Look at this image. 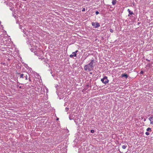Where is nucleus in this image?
<instances>
[{"instance_id":"b1692460","label":"nucleus","mask_w":153,"mask_h":153,"mask_svg":"<svg viewBox=\"0 0 153 153\" xmlns=\"http://www.w3.org/2000/svg\"><path fill=\"white\" fill-rule=\"evenodd\" d=\"M151 124H153V122H150Z\"/></svg>"},{"instance_id":"6e6552de","label":"nucleus","mask_w":153,"mask_h":153,"mask_svg":"<svg viewBox=\"0 0 153 153\" xmlns=\"http://www.w3.org/2000/svg\"><path fill=\"white\" fill-rule=\"evenodd\" d=\"M127 10L129 13V14L128 15V16H129L130 15H131L134 14L133 12L131 11L129 9H128Z\"/></svg>"},{"instance_id":"aec40b11","label":"nucleus","mask_w":153,"mask_h":153,"mask_svg":"<svg viewBox=\"0 0 153 153\" xmlns=\"http://www.w3.org/2000/svg\"><path fill=\"white\" fill-rule=\"evenodd\" d=\"M25 79L27 80V75H26V76H25Z\"/></svg>"},{"instance_id":"f257e3e1","label":"nucleus","mask_w":153,"mask_h":153,"mask_svg":"<svg viewBox=\"0 0 153 153\" xmlns=\"http://www.w3.org/2000/svg\"><path fill=\"white\" fill-rule=\"evenodd\" d=\"M94 59H91L90 62L87 65H85L84 67V69L85 71L89 72L93 70L94 66L93 63Z\"/></svg>"},{"instance_id":"f8f14e48","label":"nucleus","mask_w":153,"mask_h":153,"mask_svg":"<svg viewBox=\"0 0 153 153\" xmlns=\"http://www.w3.org/2000/svg\"><path fill=\"white\" fill-rule=\"evenodd\" d=\"M127 147L125 145H123L122 146V148L123 149H126V147Z\"/></svg>"},{"instance_id":"a878e982","label":"nucleus","mask_w":153,"mask_h":153,"mask_svg":"<svg viewBox=\"0 0 153 153\" xmlns=\"http://www.w3.org/2000/svg\"><path fill=\"white\" fill-rule=\"evenodd\" d=\"M25 33V35H26V36H27V35H27V34H26V33Z\"/></svg>"},{"instance_id":"c756f323","label":"nucleus","mask_w":153,"mask_h":153,"mask_svg":"<svg viewBox=\"0 0 153 153\" xmlns=\"http://www.w3.org/2000/svg\"><path fill=\"white\" fill-rule=\"evenodd\" d=\"M86 57H85V59H84V60H85V59H86Z\"/></svg>"},{"instance_id":"2eb2a0df","label":"nucleus","mask_w":153,"mask_h":153,"mask_svg":"<svg viewBox=\"0 0 153 153\" xmlns=\"http://www.w3.org/2000/svg\"><path fill=\"white\" fill-rule=\"evenodd\" d=\"M152 117H149V120H150V121L151 122L152 121Z\"/></svg>"},{"instance_id":"7c9ffc66","label":"nucleus","mask_w":153,"mask_h":153,"mask_svg":"<svg viewBox=\"0 0 153 153\" xmlns=\"http://www.w3.org/2000/svg\"><path fill=\"white\" fill-rule=\"evenodd\" d=\"M146 60H148V61H149V60H148V59H146Z\"/></svg>"},{"instance_id":"9d476101","label":"nucleus","mask_w":153,"mask_h":153,"mask_svg":"<svg viewBox=\"0 0 153 153\" xmlns=\"http://www.w3.org/2000/svg\"><path fill=\"white\" fill-rule=\"evenodd\" d=\"M146 131H152L151 128H149V127L148 128L146 129Z\"/></svg>"},{"instance_id":"ddd939ff","label":"nucleus","mask_w":153,"mask_h":153,"mask_svg":"<svg viewBox=\"0 0 153 153\" xmlns=\"http://www.w3.org/2000/svg\"><path fill=\"white\" fill-rule=\"evenodd\" d=\"M145 134H146V135H149V133L148 132H146V133H145Z\"/></svg>"},{"instance_id":"6ab92c4d","label":"nucleus","mask_w":153,"mask_h":153,"mask_svg":"<svg viewBox=\"0 0 153 153\" xmlns=\"http://www.w3.org/2000/svg\"><path fill=\"white\" fill-rule=\"evenodd\" d=\"M68 109H69L67 107H66L65 108L66 111H68Z\"/></svg>"},{"instance_id":"f03ea898","label":"nucleus","mask_w":153,"mask_h":153,"mask_svg":"<svg viewBox=\"0 0 153 153\" xmlns=\"http://www.w3.org/2000/svg\"><path fill=\"white\" fill-rule=\"evenodd\" d=\"M32 44L31 42H30V43L28 44V45H30L32 48L30 49L31 51L32 52L35 53L37 48V47H36V43L34 42H33V43L32 42Z\"/></svg>"},{"instance_id":"9b49d317","label":"nucleus","mask_w":153,"mask_h":153,"mask_svg":"<svg viewBox=\"0 0 153 153\" xmlns=\"http://www.w3.org/2000/svg\"><path fill=\"white\" fill-rule=\"evenodd\" d=\"M24 74H21L20 75V78H24L23 77Z\"/></svg>"},{"instance_id":"0eeeda50","label":"nucleus","mask_w":153,"mask_h":153,"mask_svg":"<svg viewBox=\"0 0 153 153\" xmlns=\"http://www.w3.org/2000/svg\"><path fill=\"white\" fill-rule=\"evenodd\" d=\"M121 76L122 77H125L126 79H127L128 77V76L126 74H123L121 75Z\"/></svg>"},{"instance_id":"393cba45","label":"nucleus","mask_w":153,"mask_h":153,"mask_svg":"<svg viewBox=\"0 0 153 153\" xmlns=\"http://www.w3.org/2000/svg\"><path fill=\"white\" fill-rule=\"evenodd\" d=\"M19 88H22V86H19Z\"/></svg>"},{"instance_id":"cd10ccee","label":"nucleus","mask_w":153,"mask_h":153,"mask_svg":"<svg viewBox=\"0 0 153 153\" xmlns=\"http://www.w3.org/2000/svg\"><path fill=\"white\" fill-rule=\"evenodd\" d=\"M29 80L30 81H31V79H30V78H29Z\"/></svg>"},{"instance_id":"f3484780","label":"nucleus","mask_w":153,"mask_h":153,"mask_svg":"<svg viewBox=\"0 0 153 153\" xmlns=\"http://www.w3.org/2000/svg\"><path fill=\"white\" fill-rule=\"evenodd\" d=\"M99 13V12L98 11H96L95 12V14L96 15H98Z\"/></svg>"},{"instance_id":"412c9836","label":"nucleus","mask_w":153,"mask_h":153,"mask_svg":"<svg viewBox=\"0 0 153 153\" xmlns=\"http://www.w3.org/2000/svg\"><path fill=\"white\" fill-rule=\"evenodd\" d=\"M85 8H84L82 10V12H83V11H85Z\"/></svg>"},{"instance_id":"c85d7f7f","label":"nucleus","mask_w":153,"mask_h":153,"mask_svg":"<svg viewBox=\"0 0 153 153\" xmlns=\"http://www.w3.org/2000/svg\"><path fill=\"white\" fill-rule=\"evenodd\" d=\"M38 89V91H39V88H37Z\"/></svg>"},{"instance_id":"4be33fe9","label":"nucleus","mask_w":153,"mask_h":153,"mask_svg":"<svg viewBox=\"0 0 153 153\" xmlns=\"http://www.w3.org/2000/svg\"><path fill=\"white\" fill-rule=\"evenodd\" d=\"M19 27H20V29H22V30H23V29H22V27L21 25Z\"/></svg>"},{"instance_id":"423d86ee","label":"nucleus","mask_w":153,"mask_h":153,"mask_svg":"<svg viewBox=\"0 0 153 153\" xmlns=\"http://www.w3.org/2000/svg\"><path fill=\"white\" fill-rule=\"evenodd\" d=\"M77 54L76 53H75L74 52H73L72 54L70 55V57L71 58H72L73 57H76V56Z\"/></svg>"},{"instance_id":"473e14b6","label":"nucleus","mask_w":153,"mask_h":153,"mask_svg":"<svg viewBox=\"0 0 153 153\" xmlns=\"http://www.w3.org/2000/svg\"><path fill=\"white\" fill-rule=\"evenodd\" d=\"M152 120L153 121V118H152Z\"/></svg>"},{"instance_id":"dca6fc26","label":"nucleus","mask_w":153,"mask_h":153,"mask_svg":"<svg viewBox=\"0 0 153 153\" xmlns=\"http://www.w3.org/2000/svg\"><path fill=\"white\" fill-rule=\"evenodd\" d=\"M91 132L92 133H93L94 132V130H91Z\"/></svg>"},{"instance_id":"1a4fd4ad","label":"nucleus","mask_w":153,"mask_h":153,"mask_svg":"<svg viewBox=\"0 0 153 153\" xmlns=\"http://www.w3.org/2000/svg\"><path fill=\"white\" fill-rule=\"evenodd\" d=\"M116 0H113L112 2V3L113 5H114L116 4Z\"/></svg>"},{"instance_id":"a211bd4d","label":"nucleus","mask_w":153,"mask_h":153,"mask_svg":"<svg viewBox=\"0 0 153 153\" xmlns=\"http://www.w3.org/2000/svg\"><path fill=\"white\" fill-rule=\"evenodd\" d=\"M144 73V72L143 71H141L140 73V74H143Z\"/></svg>"},{"instance_id":"20e7f679","label":"nucleus","mask_w":153,"mask_h":153,"mask_svg":"<svg viewBox=\"0 0 153 153\" xmlns=\"http://www.w3.org/2000/svg\"><path fill=\"white\" fill-rule=\"evenodd\" d=\"M92 25L94 26V27L97 28L100 26V24L97 22H92L91 23Z\"/></svg>"},{"instance_id":"bb28decb","label":"nucleus","mask_w":153,"mask_h":153,"mask_svg":"<svg viewBox=\"0 0 153 153\" xmlns=\"http://www.w3.org/2000/svg\"><path fill=\"white\" fill-rule=\"evenodd\" d=\"M16 86H17V87H19V85H16Z\"/></svg>"},{"instance_id":"7ed1b4c3","label":"nucleus","mask_w":153,"mask_h":153,"mask_svg":"<svg viewBox=\"0 0 153 153\" xmlns=\"http://www.w3.org/2000/svg\"><path fill=\"white\" fill-rule=\"evenodd\" d=\"M101 80L103 83L105 84L108 83V80L107 77L106 76H104L103 78L101 79Z\"/></svg>"},{"instance_id":"5701e85b","label":"nucleus","mask_w":153,"mask_h":153,"mask_svg":"<svg viewBox=\"0 0 153 153\" xmlns=\"http://www.w3.org/2000/svg\"><path fill=\"white\" fill-rule=\"evenodd\" d=\"M78 50H76V51H75V52H74L75 53H76L78 52Z\"/></svg>"},{"instance_id":"4468645a","label":"nucleus","mask_w":153,"mask_h":153,"mask_svg":"<svg viewBox=\"0 0 153 153\" xmlns=\"http://www.w3.org/2000/svg\"><path fill=\"white\" fill-rule=\"evenodd\" d=\"M110 31L112 33H113V32H114L113 30L112 29H110Z\"/></svg>"},{"instance_id":"2f4dec72","label":"nucleus","mask_w":153,"mask_h":153,"mask_svg":"<svg viewBox=\"0 0 153 153\" xmlns=\"http://www.w3.org/2000/svg\"><path fill=\"white\" fill-rule=\"evenodd\" d=\"M58 119H59V118H57V120H58Z\"/></svg>"},{"instance_id":"39448f33","label":"nucleus","mask_w":153,"mask_h":153,"mask_svg":"<svg viewBox=\"0 0 153 153\" xmlns=\"http://www.w3.org/2000/svg\"><path fill=\"white\" fill-rule=\"evenodd\" d=\"M6 4L7 6H9L10 7V10H13L14 8L13 6V4L11 2H7Z\"/></svg>"}]
</instances>
